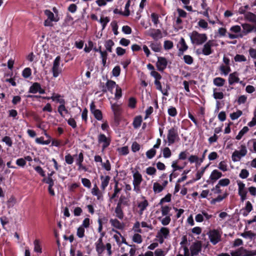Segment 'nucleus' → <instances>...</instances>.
I'll return each mask as SVG.
<instances>
[{"label": "nucleus", "instance_id": "obj_4", "mask_svg": "<svg viewBox=\"0 0 256 256\" xmlns=\"http://www.w3.org/2000/svg\"><path fill=\"white\" fill-rule=\"evenodd\" d=\"M210 242L216 245L221 241L222 232L217 230H210L207 234Z\"/></svg>", "mask_w": 256, "mask_h": 256}, {"label": "nucleus", "instance_id": "obj_23", "mask_svg": "<svg viewBox=\"0 0 256 256\" xmlns=\"http://www.w3.org/2000/svg\"><path fill=\"white\" fill-rule=\"evenodd\" d=\"M236 182L238 186V194H247L245 184L240 180H237Z\"/></svg>", "mask_w": 256, "mask_h": 256}, {"label": "nucleus", "instance_id": "obj_9", "mask_svg": "<svg viewBox=\"0 0 256 256\" xmlns=\"http://www.w3.org/2000/svg\"><path fill=\"white\" fill-rule=\"evenodd\" d=\"M148 34L154 40H158L162 38V31L160 29L150 28L147 32Z\"/></svg>", "mask_w": 256, "mask_h": 256}, {"label": "nucleus", "instance_id": "obj_51", "mask_svg": "<svg viewBox=\"0 0 256 256\" xmlns=\"http://www.w3.org/2000/svg\"><path fill=\"white\" fill-rule=\"evenodd\" d=\"M130 5V0H128L126 2L124 6V11L123 12L122 15L128 16L130 14V12L129 10V8Z\"/></svg>", "mask_w": 256, "mask_h": 256}, {"label": "nucleus", "instance_id": "obj_17", "mask_svg": "<svg viewBox=\"0 0 256 256\" xmlns=\"http://www.w3.org/2000/svg\"><path fill=\"white\" fill-rule=\"evenodd\" d=\"M91 192L93 196H96L98 200H103L102 194L96 184L94 185L93 188L92 189Z\"/></svg>", "mask_w": 256, "mask_h": 256}, {"label": "nucleus", "instance_id": "obj_18", "mask_svg": "<svg viewBox=\"0 0 256 256\" xmlns=\"http://www.w3.org/2000/svg\"><path fill=\"white\" fill-rule=\"evenodd\" d=\"M110 178V176H100V179L101 180L100 188L102 190H104L108 186Z\"/></svg>", "mask_w": 256, "mask_h": 256}, {"label": "nucleus", "instance_id": "obj_14", "mask_svg": "<svg viewBox=\"0 0 256 256\" xmlns=\"http://www.w3.org/2000/svg\"><path fill=\"white\" fill-rule=\"evenodd\" d=\"M222 176V174L221 172L217 170H214L211 172L209 179L212 181V183L214 184Z\"/></svg>", "mask_w": 256, "mask_h": 256}, {"label": "nucleus", "instance_id": "obj_34", "mask_svg": "<svg viewBox=\"0 0 256 256\" xmlns=\"http://www.w3.org/2000/svg\"><path fill=\"white\" fill-rule=\"evenodd\" d=\"M142 122V118L141 116H136L133 122V126L134 128H138L141 126Z\"/></svg>", "mask_w": 256, "mask_h": 256}, {"label": "nucleus", "instance_id": "obj_55", "mask_svg": "<svg viewBox=\"0 0 256 256\" xmlns=\"http://www.w3.org/2000/svg\"><path fill=\"white\" fill-rule=\"evenodd\" d=\"M230 184V180L228 178H226L220 180L218 184L220 186H226Z\"/></svg>", "mask_w": 256, "mask_h": 256}, {"label": "nucleus", "instance_id": "obj_6", "mask_svg": "<svg viewBox=\"0 0 256 256\" xmlns=\"http://www.w3.org/2000/svg\"><path fill=\"white\" fill-rule=\"evenodd\" d=\"M170 229L166 227H162L158 232L156 238L160 244L164 242L165 239L168 238L170 236Z\"/></svg>", "mask_w": 256, "mask_h": 256}, {"label": "nucleus", "instance_id": "obj_13", "mask_svg": "<svg viewBox=\"0 0 256 256\" xmlns=\"http://www.w3.org/2000/svg\"><path fill=\"white\" fill-rule=\"evenodd\" d=\"M168 62L166 58L158 57L156 62V66L159 71H163L166 67Z\"/></svg>", "mask_w": 256, "mask_h": 256}, {"label": "nucleus", "instance_id": "obj_41", "mask_svg": "<svg viewBox=\"0 0 256 256\" xmlns=\"http://www.w3.org/2000/svg\"><path fill=\"white\" fill-rule=\"evenodd\" d=\"M242 156H240V154L238 152V150H235L232 154V159L234 162H237L240 160Z\"/></svg>", "mask_w": 256, "mask_h": 256}, {"label": "nucleus", "instance_id": "obj_1", "mask_svg": "<svg viewBox=\"0 0 256 256\" xmlns=\"http://www.w3.org/2000/svg\"><path fill=\"white\" fill-rule=\"evenodd\" d=\"M190 252L186 246H181L176 256H199L202 250V244L200 242L193 244L190 248Z\"/></svg>", "mask_w": 256, "mask_h": 256}, {"label": "nucleus", "instance_id": "obj_31", "mask_svg": "<svg viewBox=\"0 0 256 256\" xmlns=\"http://www.w3.org/2000/svg\"><path fill=\"white\" fill-rule=\"evenodd\" d=\"M40 84L38 82H34L29 88L28 92L32 94H36L40 89Z\"/></svg>", "mask_w": 256, "mask_h": 256}, {"label": "nucleus", "instance_id": "obj_8", "mask_svg": "<svg viewBox=\"0 0 256 256\" xmlns=\"http://www.w3.org/2000/svg\"><path fill=\"white\" fill-rule=\"evenodd\" d=\"M98 141L99 144H102V150H104L110 144V138L106 136L104 134H100L98 136Z\"/></svg>", "mask_w": 256, "mask_h": 256}, {"label": "nucleus", "instance_id": "obj_62", "mask_svg": "<svg viewBox=\"0 0 256 256\" xmlns=\"http://www.w3.org/2000/svg\"><path fill=\"white\" fill-rule=\"evenodd\" d=\"M198 26L206 30L208 28V22L204 20L201 19L198 22Z\"/></svg>", "mask_w": 256, "mask_h": 256}, {"label": "nucleus", "instance_id": "obj_19", "mask_svg": "<svg viewBox=\"0 0 256 256\" xmlns=\"http://www.w3.org/2000/svg\"><path fill=\"white\" fill-rule=\"evenodd\" d=\"M133 184L140 185L142 180V176L138 171L133 174Z\"/></svg>", "mask_w": 256, "mask_h": 256}, {"label": "nucleus", "instance_id": "obj_3", "mask_svg": "<svg viewBox=\"0 0 256 256\" xmlns=\"http://www.w3.org/2000/svg\"><path fill=\"white\" fill-rule=\"evenodd\" d=\"M179 139L178 128L174 126L168 130L167 134V141L164 139V143L168 142V146H170L178 141Z\"/></svg>", "mask_w": 256, "mask_h": 256}, {"label": "nucleus", "instance_id": "obj_60", "mask_svg": "<svg viewBox=\"0 0 256 256\" xmlns=\"http://www.w3.org/2000/svg\"><path fill=\"white\" fill-rule=\"evenodd\" d=\"M140 224L139 222H136L134 223L132 230H133L137 233H142V230L140 228Z\"/></svg>", "mask_w": 256, "mask_h": 256}, {"label": "nucleus", "instance_id": "obj_44", "mask_svg": "<svg viewBox=\"0 0 256 256\" xmlns=\"http://www.w3.org/2000/svg\"><path fill=\"white\" fill-rule=\"evenodd\" d=\"M217 89L214 88L213 89V96L216 100H222L224 98V95L222 92H216Z\"/></svg>", "mask_w": 256, "mask_h": 256}, {"label": "nucleus", "instance_id": "obj_54", "mask_svg": "<svg viewBox=\"0 0 256 256\" xmlns=\"http://www.w3.org/2000/svg\"><path fill=\"white\" fill-rule=\"evenodd\" d=\"M96 250L98 254H101L105 250V246L104 244H95Z\"/></svg>", "mask_w": 256, "mask_h": 256}, {"label": "nucleus", "instance_id": "obj_56", "mask_svg": "<svg viewBox=\"0 0 256 256\" xmlns=\"http://www.w3.org/2000/svg\"><path fill=\"white\" fill-rule=\"evenodd\" d=\"M168 113L169 116L172 117H175L177 115V110L176 108L170 106L168 110Z\"/></svg>", "mask_w": 256, "mask_h": 256}, {"label": "nucleus", "instance_id": "obj_63", "mask_svg": "<svg viewBox=\"0 0 256 256\" xmlns=\"http://www.w3.org/2000/svg\"><path fill=\"white\" fill-rule=\"evenodd\" d=\"M156 150L154 148H151L146 152V156L148 158L152 159L156 154Z\"/></svg>", "mask_w": 256, "mask_h": 256}, {"label": "nucleus", "instance_id": "obj_24", "mask_svg": "<svg viewBox=\"0 0 256 256\" xmlns=\"http://www.w3.org/2000/svg\"><path fill=\"white\" fill-rule=\"evenodd\" d=\"M114 212L116 216L119 219L122 220L124 218V214L122 208L120 204H118L115 208Z\"/></svg>", "mask_w": 256, "mask_h": 256}, {"label": "nucleus", "instance_id": "obj_64", "mask_svg": "<svg viewBox=\"0 0 256 256\" xmlns=\"http://www.w3.org/2000/svg\"><path fill=\"white\" fill-rule=\"evenodd\" d=\"M164 48L166 50L172 49L174 46L173 42L170 40H165L164 44Z\"/></svg>", "mask_w": 256, "mask_h": 256}, {"label": "nucleus", "instance_id": "obj_11", "mask_svg": "<svg viewBox=\"0 0 256 256\" xmlns=\"http://www.w3.org/2000/svg\"><path fill=\"white\" fill-rule=\"evenodd\" d=\"M177 47L178 49V56L182 55L184 52L188 50V46L186 44L184 39L183 38H180L177 44Z\"/></svg>", "mask_w": 256, "mask_h": 256}, {"label": "nucleus", "instance_id": "obj_58", "mask_svg": "<svg viewBox=\"0 0 256 256\" xmlns=\"http://www.w3.org/2000/svg\"><path fill=\"white\" fill-rule=\"evenodd\" d=\"M183 59L184 62L188 65L192 64L194 62L193 58L190 55H184Z\"/></svg>", "mask_w": 256, "mask_h": 256}, {"label": "nucleus", "instance_id": "obj_29", "mask_svg": "<svg viewBox=\"0 0 256 256\" xmlns=\"http://www.w3.org/2000/svg\"><path fill=\"white\" fill-rule=\"evenodd\" d=\"M150 47L154 52H160L161 50V46L160 43L150 42Z\"/></svg>", "mask_w": 256, "mask_h": 256}, {"label": "nucleus", "instance_id": "obj_52", "mask_svg": "<svg viewBox=\"0 0 256 256\" xmlns=\"http://www.w3.org/2000/svg\"><path fill=\"white\" fill-rule=\"evenodd\" d=\"M234 60L236 62H246V58L244 55L237 54L235 56Z\"/></svg>", "mask_w": 256, "mask_h": 256}, {"label": "nucleus", "instance_id": "obj_35", "mask_svg": "<svg viewBox=\"0 0 256 256\" xmlns=\"http://www.w3.org/2000/svg\"><path fill=\"white\" fill-rule=\"evenodd\" d=\"M220 70L221 72V74L227 76L230 71V68L229 66L222 65L220 67Z\"/></svg>", "mask_w": 256, "mask_h": 256}, {"label": "nucleus", "instance_id": "obj_32", "mask_svg": "<svg viewBox=\"0 0 256 256\" xmlns=\"http://www.w3.org/2000/svg\"><path fill=\"white\" fill-rule=\"evenodd\" d=\"M164 190V186H162L159 183L156 182L153 184V190L155 194H158L162 192Z\"/></svg>", "mask_w": 256, "mask_h": 256}, {"label": "nucleus", "instance_id": "obj_7", "mask_svg": "<svg viewBox=\"0 0 256 256\" xmlns=\"http://www.w3.org/2000/svg\"><path fill=\"white\" fill-rule=\"evenodd\" d=\"M215 46L214 41L209 40L206 42L202 48V54L204 56H209L213 52L212 48Z\"/></svg>", "mask_w": 256, "mask_h": 256}, {"label": "nucleus", "instance_id": "obj_26", "mask_svg": "<svg viewBox=\"0 0 256 256\" xmlns=\"http://www.w3.org/2000/svg\"><path fill=\"white\" fill-rule=\"evenodd\" d=\"M160 206V210L162 216H166L170 215V212L172 209L171 207L168 206L158 205Z\"/></svg>", "mask_w": 256, "mask_h": 256}, {"label": "nucleus", "instance_id": "obj_16", "mask_svg": "<svg viewBox=\"0 0 256 256\" xmlns=\"http://www.w3.org/2000/svg\"><path fill=\"white\" fill-rule=\"evenodd\" d=\"M110 223L111 226L118 230H122L124 228V224L116 218H110Z\"/></svg>", "mask_w": 256, "mask_h": 256}, {"label": "nucleus", "instance_id": "obj_37", "mask_svg": "<svg viewBox=\"0 0 256 256\" xmlns=\"http://www.w3.org/2000/svg\"><path fill=\"white\" fill-rule=\"evenodd\" d=\"M249 130L248 126H244L238 132V134L236 136V138L237 140H240L244 134H246Z\"/></svg>", "mask_w": 256, "mask_h": 256}, {"label": "nucleus", "instance_id": "obj_10", "mask_svg": "<svg viewBox=\"0 0 256 256\" xmlns=\"http://www.w3.org/2000/svg\"><path fill=\"white\" fill-rule=\"evenodd\" d=\"M90 110L91 112L94 114V118L98 120H101L102 119V114L100 110L96 109V106L94 102H92L90 104Z\"/></svg>", "mask_w": 256, "mask_h": 256}, {"label": "nucleus", "instance_id": "obj_39", "mask_svg": "<svg viewBox=\"0 0 256 256\" xmlns=\"http://www.w3.org/2000/svg\"><path fill=\"white\" fill-rule=\"evenodd\" d=\"M163 157L165 158H168L172 156V152L168 147H165L162 149Z\"/></svg>", "mask_w": 256, "mask_h": 256}, {"label": "nucleus", "instance_id": "obj_28", "mask_svg": "<svg viewBox=\"0 0 256 256\" xmlns=\"http://www.w3.org/2000/svg\"><path fill=\"white\" fill-rule=\"evenodd\" d=\"M209 164H208L204 167L201 168L200 170L197 171L196 174V178L194 180L195 181L198 180L200 179V178L204 175L206 169L208 167Z\"/></svg>", "mask_w": 256, "mask_h": 256}, {"label": "nucleus", "instance_id": "obj_2", "mask_svg": "<svg viewBox=\"0 0 256 256\" xmlns=\"http://www.w3.org/2000/svg\"><path fill=\"white\" fill-rule=\"evenodd\" d=\"M192 44L194 46H200L206 42L208 37L205 34H200L194 30L188 34Z\"/></svg>", "mask_w": 256, "mask_h": 256}, {"label": "nucleus", "instance_id": "obj_40", "mask_svg": "<svg viewBox=\"0 0 256 256\" xmlns=\"http://www.w3.org/2000/svg\"><path fill=\"white\" fill-rule=\"evenodd\" d=\"M150 18L154 25L156 27L158 24L160 23L158 14L156 13L152 12L150 14Z\"/></svg>", "mask_w": 256, "mask_h": 256}, {"label": "nucleus", "instance_id": "obj_53", "mask_svg": "<svg viewBox=\"0 0 256 256\" xmlns=\"http://www.w3.org/2000/svg\"><path fill=\"white\" fill-rule=\"evenodd\" d=\"M32 74V70L30 68H25L22 72V76L24 78H28Z\"/></svg>", "mask_w": 256, "mask_h": 256}, {"label": "nucleus", "instance_id": "obj_12", "mask_svg": "<svg viewBox=\"0 0 256 256\" xmlns=\"http://www.w3.org/2000/svg\"><path fill=\"white\" fill-rule=\"evenodd\" d=\"M142 200L141 202H139L138 204V207L139 208L138 214L140 215H142L144 213V212L147 208L148 206V202L146 200L144 196L142 197Z\"/></svg>", "mask_w": 256, "mask_h": 256}, {"label": "nucleus", "instance_id": "obj_42", "mask_svg": "<svg viewBox=\"0 0 256 256\" xmlns=\"http://www.w3.org/2000/svg\"><path fill=\"white\" fill-rule=\"evenodd\" d=\"M34 251L38 253H41L42 248L40 244V241L38 240H36L34 242Z\"/></svg>", "mask_w": 256, "mask_h": 256}, {"label": "nucleus", "instance_id": "obj_33", "mask_svg": "<svg viewBox=\"0 0 256 256\" xmlns=\"http://www.w3.org/2000/svg\"><path fill=\"white\" fill-rule=\"evenodd\" d=\"M114 42L112 40H108L105 42L104 46L106 48V51L109 52H112V47L114 45Z\"/></svg>", "mask_w": 256, "mask_h": 256}, {"label": "nucleus", "instance_id": "obj_57", "mask_svg": "<svg viewBox=\"0 0 256 256\" xmlns=\"http://www.w3.org/2000/svg\"><path fill=\"white\" fill-rule=\"evenodd\" d=\"M2 142H4L8 146H12V141L11 138L8 136H5L2 138Z\"/></svg>", "mask_w": 256, "mask_h": 256}, {"label": "nucleus", "instance_id": "obj_27", "mask_svg": "<svg viewBox=\"0 0 256 256\" xmlns=\"http://www.w3.org/2000/svg\"><path fill=\"white\" fill-rule=\"evenodd\" d=\"M164 216V218L158 217V220L161 222V224L163 226H168V224H169L170 223V222L171 221V218H170L171 215L166 216Z\"/></svg>", "mask_w": 256, "mask_h": 256}, {"label": "nucleus", "instance_id": "obj_5", "mask_svg": "<svg viewBox=\"0 0 256 256\" xmlns=\"http://www.w3.org/2000/svg\"><path fill=\"white\" fill-rule=\"evenodd\" d=\"M63 64L60 65V57L57 56L53 62L52 72L54 78H57L62 72Z\"/></svg>", "mask_w": 256, "mask_h": 256}, {"label": "nucleus", "instance_id": "obj_36", "mask_svg": "<svg viewBox=\"0 0 256 256\" xmlns=\"http://www.w3.org/2000/svg\"><path fill=\"white\" fill-rule=\"evenodd\" d=\"M245 17L249 22L256 23V15L254 14L248 12L246 14Z\"/></svg>", "mask_w": 256, "mask_h": 256}, {"label": "nucleus", "instance_id": "obj_15", "mask_svg": "<svg viewBox=\"0 0 256 256\" xmlns=\"http://www.w3.org/2000/svg\"><path fill=\"white\" fill-rule=\"evenodd\" d=\"M115 86L116 87V85L114 81L111 80H108L106 86H102V91L103 92H106L107 91L112 92Z\"/></svg>", "mask_w": 256, "mask_h": 256}, {"label": "nucleus", "instance_id": "obj_21", "mask_svg": "<svg viewBox=\"0 0 256 256\" xmlns=\"http://www.w3.org/2000/svg\"><path fill=\"white\" fill-rule=\"evenodd\" d=\"M50 100L54 102L60 103V104H66L64 99L59 94H54L52 96H50Z\"/></svg>", "mask_w": 256, "mask_h": 256}, {"label": "nucleus", "instance_id": "obj_22", "mask_svg": "<svg viewBox=\"0 0 256 256\" xmlns=\"http://www.w3.org/2000/svg\"><path fill=\"white\" fill-rule=\"evenodd\" d=\"M44 14L47 16L48 19L54 22H57L59 20V18L57 16H55L50 10H46L44 12Z\"/></svg>", "mask_w": 256, "mask_h": 256}, {"label": "nucleus", "instance_id": "obj_59", "mask_svg": "<svg viewBox=\"0 0 256 256\" xmlns=\"http://www.w3.org/2000/svg\"><path fill=\"white\" fill-rule=\"evenodd\" d=\"M65 161L68 164H72L74 162V156H72L70 154H68L65 156Z\"/></svg>", "mask_w": 256, "mask_h": 256}, {"label": "nucleus", "instance_id": "obj_49", "mask_svg": "<svg viewBox=\"0 0 256 256\" xmlns=\"http://www.w3.org/2000/svg\"><path fill=\"white\" fill-rule=\"evenodd\" d=\"M240 236L244 238L252 240L254 237L255 234L251 231H248L242 233Z\"/></svg>", "mask_w": 256, "mask_h": 256}, {"label": "nucleus", "instance_id": "obj_20", "mask_svg": "<svg viewBox=\"0 0 256 256\" xmlns=\"http://www.w3.org/2000/svg\"><path fill=\"white\" fill-rule=\"evenodd\" d=\"M228 83L230 85H233L235 83L239 82V78L236 72L230 74L228 76Z\"/></svg>", "mask_w": 256, "mask_h": 256}, {"label": "nucleus", "instance_id": "obj_50", "mask_svg": "<svg viewBox=\"0 0 256 256\" xmlns=\"http://www.w3.org/2000/svg\"><path fill=\"white\" fill-rule=\"evenodd\" d=\"M98 22L101 24L102 26V30H104L108 23L110 22V19L107 16L105 18L101 17Z\"/></svg>", "mask_w": 256, "mask_h": 256}, {"label": "nucleus", "instance_id": "obj_30", "mask_svg": "<svg viewBox=\"0 0 256 256\" xmlns=\"http://www.w3.org/2000/svg\"><path fill=\"white\" fill-rule=\"evenodd\" d=\"M74 158H76V164L77 166L82 164L84 159V154L82 152L78 154H76L74 155Z\"/></svg>", "mask_w": 256, "mask_h": 256}, {"label": "nucleus", "instance_id": "obj_47", "mask_svg": "<svg viewBox=\"0 0 256 256\" xmlns=\"http://www.w3.org/2000/svg\"><path fill=\"white\" fill-rule=\"evenodd\" d=\"M242 114V111L238 110L236 112L230 114V118L232 120H236L240 118Z\"/></svg>", "mask_w": 256, "mask_h": 256}, {"label": "nucleus", "instance_id": "obj_38", "mask_svg": "<svg viewBox=\"0 0 256 256\" xmlns=\"http://www.w3.org/2000/svg\"><path fill=\"white\" fill-rule=\"evenodd\" d=\"M58 112L62 117H64V113H68V110L65 106V104H60L58 106Z\"/></svg>", "mask_w": 256, "mask_h": 256}, {"label": "nucleus", "instance_id": "obj_46", "mask_svg": "<svg viewBox=\"0 0 256 256\" xmlns=\"http://www.w3.org/2000/svg\"><path fill=\"white\" fill-rule=\"evenodd\" d=\"M136 232L132 236V241L136 244H140L142 241V236Z\"/></svg>", "mask_w": 256, "mask_h": 256}, {"label": "nucleus", "instance_id": "obj_45", "mask_svg": "<svg viewBox=\"0 0 256 256\" xmlns=\"http://www.w3.org/2000/svg\"><path fill=\"white\" fill-rule=\"evenodd\" d=\"M172 195L170 194H168L164 197L162 198L159 202L158 205H163V204L166 202H169L171 201Z\"/></svg>", "mask_w": 256, "mask_h": 256}, {"label": "nucleus", "instance_id": "obj_25", "mask_svg": "<svg viewBox=\"0 0 256 256\" xmlns=\"http://www.w3.org/2000/svg\"><path fill=\"white\" fill-rule=\"evenodd\" d=\"M226 80L220 77H216L213 80V84L214 86L221 87L224 86Z\"/></svg>", "mask_w": 256, "mask_h": 256}, {"label": "nucleus", "instance_id": "obj_61", "mask_svg": "<svg viewBox=\"0 0 256 256\" xmlns=\"http://www.w3.org/2000/svg\"><path fill=\"white\" fill-rule=\"evenodd\" d=\"M241 156L244 157L247 154L248 150L246 148L244 144H242L240 146V150H238Z\"/></svg>", "mask_w": 256, "mask_h": 256}, {"label": "nucleus", "instance_id": "obj_43", "mask_svg": "<svg viewBox=\"0 0 256 256\" xmlns=\"http://www.w3.org/2000/svg\"><path fill=\"white\" fill-rule=\"evenodd\" d=\"M178 160H176L172 162V170L174 172H176L177 170H182L184 166H181L178 165Z\"/></svg>", "mask_w": 256, "mask_h": 256}, {"label": "nucleus", "instance_id": "obj_48", "mask_svg": "<svg viewBox=\"0 0 256 256\" xmlns=\"http://www.w3.org/2000/svg\"><path fill=\"white\" fill-rule=\"evenodd\" d=\"M248 144H252V148H249V150L251 152H254L256 153V139H252L249 140L248 142Z\"/></svg>", "mask_w": 256, "mask_h": 256}]
</instances>
